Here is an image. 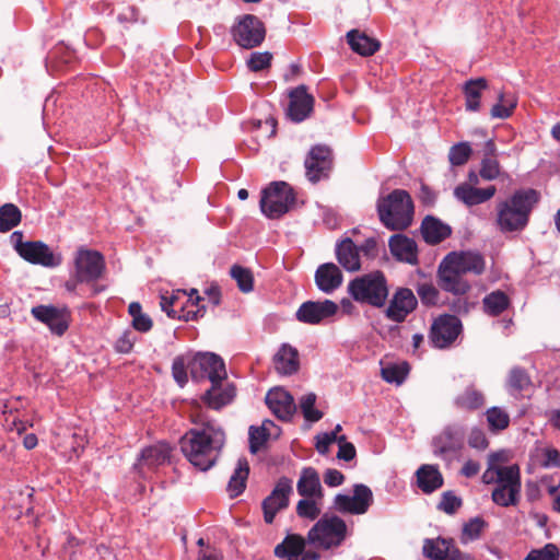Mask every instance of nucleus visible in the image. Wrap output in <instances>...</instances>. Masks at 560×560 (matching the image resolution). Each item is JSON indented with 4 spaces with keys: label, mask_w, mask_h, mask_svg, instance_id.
Instances as JSON below:
<instances>
[{
    "label": "nucleus",
    "mask_w": 560,
    "mask_h": 560,
    "mask_svg": "<svg viewBox=\"0 0 560 560\" xmlns=\"http://www.w3.org/2000/svg\"><path fill=\"white\" fill-rule=\"evenodd\" d=\"M488 86V80L482 77L469 79L463 84V94L465 96V107L467 112H478L480 109V98L482 92L486 91Z\"/></svg>",
    "instance_id": "37"
},
{
    "label": "nucleus",
    "mask_w": 560,
    "mask_h": 560,
    "mask_svg": "<svg viewBox=\"0 0 560 560\" xmlns=\"http://www.w3.org/2000/svg\"><path fill=\"white\" fill-rule=\"evenodd\" d=\"M530 385V378L525 369L513 368L509 374L508 386L511 393H521Z\"/></svg>",
    "instance_id": "50"
},
{
    "label": "nucleus",
    "mask_w": 560,
    "mask_h": 560,
    "mask_svg": "<svg viewBox=\"0 0 560 560\" xmlns=\"http://www.w3.org/2000/svg\"><path fill=\"white\" fill-rule=\"evenodd\" d=\"M380 222L389 231L407 230L413 221L415 205L410 194L405 189H394L376 201Z\"/></svg>",
    "instance_id": "3"
},
{
    "label": "nucleus",
    "mask_w": 560,
    "mask_h": 560,
    "mask_svg": "<svg viewBox=\"0 0 560 560\" xmlns=\"http://www.w3.org/2000/svg\"><path fill=\"white\" fill-rule=\"evenodd\" d=\"M72 271L78 281H84V284L91 287L90 296H96L107 289L106 285L98 283L106 271L105 257L101 252L79 247L73 257Z\"/></svg>",
    "instance_id": "4"
},
{
    "label": "nucleus",
    "mask_w": 560,
    "mask_h": 560,
    "mask_svg": "<svg viewBox=\"0 0 560 560\" xmlns=\"http://www.w3.org/2000/svg\"><path fill=\"white\" fill-rule=\"evenodd\" d=\"M307 537L289 533L275 547L273 555L279 560H320V552L312 547L307 548Z\"/></svg>",
    "instance_id": "13"
},
{
    "label": "nucleus",
    "mask_w": 560,
    "mask_h": 560,
    "mask_svg": "<svg viewBox=\"0 0 560 560\" xmlns=\"http://www.w3.org/2000/svg\"><path fill=\"white\" fill-rule=\"evenodd\" d=\"M179 444L185 458L205 472L215 466L225 445V432L218 423L208 421L186 432Z\"/></svg>",
    "instance_id": "1"
},
{
    "label": "nucleus",
    "mask_w": 560,
    "mask_h": 560,
    "mask_svg": "<svg viewBox=\"0 0 560 560\" xmlns=\"http://www.w3.org/2000/svg\"><path fill=\"white\" fill-rule=\"evenodd\" d=\"M539 198L536 189L521 188L505 199L499 200L495 205L498 230L504 234L524 231Z\"/></svg>",
    "instance_id": "2"
},
{
    "label": "nucleus",
    "mask_w": 560,
    "mask_h": 560,
    "mask_svg": "<svg viewBox=\"0 0 560 560\" xmlns=\"http://www.w3.org/2000/svg\"><path fill=\"white\" fill-rule=\"evenodd\" d=\"M521 469L518 465L513 464L499 468L497 471V481L492 490V501L500 506H516L521 499Z\"/></svg>",
    "instance_id": "8"
},
{
    "label": "nucleus",
    "mask_w": 560,
    "mask_h": 560,
    "mask_svg": "<svg viewBox=\"0 0 560 560\" xmlns=\"http://www.w3.org/2000/svg\"><path fill=\"white\" fill-rule=\"evenodd\" d=\"M347 43L351 50L360 56H373L381 48V42L365 32L353 28L347 35Z\"/></svg>",
    "instance_id": "32"
},
{
    "label": "nucleus",
    "mask_w": 560,
    "mask_h": 560,
    "mask_svg": "<svg viewBox=\"0 0 560 560\" xmlns=\"http://www.w3.org/2000/svg\"><path fill=\"white\" fill-rule=\"evenodd\" d=\"M388 284L383 271L376 270L352 279L348 293L358 303L383 307L388 298Z\"/></svg>",
    "instance_id": "5"
},
{
    "label": "nucleus",
    "mask_w": 560,
    "mask_h": 560,
    "mask_svg": "<svg viewBox=\"0 0 560 560\" xmlns=\"http://www.w3.org/2000/svg\"><path fill=\"white\" fill-rule=\"evenodd\" d=\"M408 372V364L404 362L402 364H389L387 366H384L382 368L381 373L385 382L389 384L400 385L405 382Z\"/></svg>",
    "instance_id": "47"
},
{
    "label": "nucleus",
    "mask_w": 560,
    "mask_h": 560,
    "mask_svg": "<svg viewBox=\"0 0 560 560\" xmlns=\"http://www.w3.org/2000/svg\"><path fill=\"white\" fill-rule=\"evenodd\" d=\"M466 438L467 427L464 423H447L440 433L432 438V453L446 466H451L455 460L460 459Z\"/></svg>",
    "instance_id": "6"
},
{
    "label": "nucleus",
    "mask_w": 560,
    "mask_h": 560,
    "mask_svg": "<svg viewBox=\"0 0 560 560\" xmlns=\"http://www.w3.org/2000/svg\"><path fill=\"white\" fill-rule=\"evenodd\" d=\"M171 458V447L165 443H159L144 447L133 464V469L145 477L148 471L165 465Z\"/></svg>",
    "instance_id": "18"
},
{
    "label": "nucleus",
    "mask_w": 560,
    "mask_h": 560,
    "mask_svg": "<svg viewBox=\"0 0 560 560\" xmlns=\"http://www.w3.org/2000/svg\"><path fill=\"white\" fill-rule=\"evenodd\" d=\"M266 423H272L270 420H267L260 427L250 425L248 430V440H249V452L252 454H256L262 445L267 442L270 433L266 429Z\"/></svg>",
    "instance_id": "49"
},
{
    "label": "nucleus",
    "mask_w": 560,
    "mask_h": 560,
    "mask_svg": "<svg viewBox=\"0 0 560 560\" xmlns=\"http://www.w3.org/2000/svg\"><path fill=\"white\" fill-rule=\"evenodd\" d=\"M517 106V98L514 94L499 93L498 103H495L490 112L492 118L506 119L512 116Z\"/></svg>",
    "instance_id": "43"
},
{
    "label": "nucleus",
    "mask_w": 560,
    "mask_h": 560,
    "mask_svg": "<svg viewBox=\"0 0 560 560\" xmlns=\"http://www.w3.org/2000/svg\"><path fill=\"white\" fill-rule=\"evenodd\" d=\"M287 115L293 122L304 121L313 112L314 98L302 84L293 89L290 94Z\"/></svg>",
    "instance_id": "24"
},
{
    "label": "nucleus",
    "mask_w": 560,
    "mask_h": 560,
    "mask_svg": "<svg viewBox=\"0 0 560 560\" xmlns=\"http://www.w3.org/2000/svg\"><path fill=\"white\" fill-rule=\"evenodd\" d=\"M231 34L240 47L252 49L265 40L266 27L256 15L245 14L232 26Z\"/></svg>",
    "instance_id": "10"
},
{
    "label": "nucleus",
    "mask_w": 560,
    "mask_h": 560,
    "mask_svg": "<svg viewBox=\"0 0 560 560\" xmlns=\"http://www.w3.org/2000/svg\"><path fill=\"white\" fill-rule=\"evenodd\" d=\"M462 499L453 491H445L441 495L438 509L446 514H454L462 506Z\"/></svg>",
    "instance_id": "57"
},
{
    "label": "nucleus",
    "mask_w": 560,
    "mask_h": 560,
    "mask_svg": "<svg viewBox=\"0 0 560 560\" xmlns=\"http://www.w3.org/2000/svg\"><path fill=\"white\" fill-rule=\"evenodd\" d=\"M338 305L331 300L306 301L295 312V318L303 324L318 325L335 316Z\"/></svg>",
    "instance_id": "17"
},
{
    "label": "nucleus",
    "mask_w": 560,
    "mask_h": 560,
    "mask_svg": "<svg viewBox=\"0 0 560 560\" xmlns=\"http://www.w3.org/2000/svg\"><path fill=\"white\" fill-rule=\"evenodd\" d=\"M471 147L468 142H459L451 147L448 159L452 165H464L471 155Z\"/></svg>",
    "instance_id": "52"
},
{
    "label": "nucleus",
    "mask_w": 560,
    "mask_h": 560,
    "mask_svg": "<svg viewBox=\"0 0 560 560\" xmlns=\"http://www.w3.org/2000/svg\"><path fill=\"white\" fill-rule=\"evenodd\" d=\"M206 314V305L198 304L197 306H191L190 304H180L178 318L184 322H194L203 317Z\"/></svg>",
    "instance_id": "59"
},
{
    "label": "nucleus",
    "mask_w": 560,
    "mask_h": 560,
    "mask_svg": "<svg viewBox=\"0 0 560 560\" xmlns=\"http://www.w3.org/2000/svg\"><path fill=\"white\" fill-rule=\"evenodd\" d=\"M468 293L464 294H454L452 298H447L443 300L442 305L447 306L448 310L455 316H466L468 315L478 304L477 301L470 299Z\"/></svg>",
    "instance_id": "42"
},
{
    "label": "nucleus",
    "mask_w": 560,
    "mask_h": 560,
    "mask_svg": "<svg viewBox=\"0 0 560 560\" xmlns=\"http://www.w3.org/2000/svg\"><path fill=\"white\" fill-rule=\"evenodd\" d=\"M191 378L196 382L209 380L218 384L226 378L223 359L213 352H199L188 361Z\"/></svg>",
    "instance_id": "9"
},
{
    "label": "nucleus",
    "mask_w": 560,
    "mask_h": 560,
    "mask_svg": "<svg viewBox=\"0 0 560 560\" xmlns=\"http://www.w3.org/2000/svg\"><path fill=\"white\" fill-rule=\"evenodd\" d=\"M316 395L308 393L300 398V409L308 422H317L323 418V412L315 408Z\"/></svg>",
    "instance_id": "48"
},
{
    "label": "nucleus",
    "mask_w": 560,
    "mask_h": 560,
    "mask_svg": "<svg viewBox=\"0 0 560 560\" xmlns=\"http://www.w3.org/2000/svg\"><path fill=\"white\" fill-rule=\"evenodd\" d=\"M416 477L417 486L425 494L436 491L444 483L443 475L436 465H421L416 471Z\"/></svg>",
    "instance_id": "35"
},
{
    "label": "nucleus",
    "mask_w": 560,
    "mask_h": 560,
    "mask_svg": "<svg viewBox=\"0 0 560 560\" xmlns=\"http://www.w3.org/2000/svg\"><path fill=\"white\" fill-rule=\"evenodd\" d=\"M544 462L542 466L548 467H560V452L553 447H547L544 450Z\"/></svg>",
    "instance_id": "64"
},
{
    "label": "nucleus",
    "mask_w": 560,
    "mask_h": 560,
    "mask_svg": "<svg viewBox=\"0 0 560 560\" xmlns=\"http://www.w3.org/2000/svg\"><path fill=\"white\" fill-rule=\"evenodd\" d=\"M388 247L396 260L412 266L419 262L418 245L413 238L400 233L394 234L388 240Z\"/></svg>",
    "instance_id": "25"
},
{
    "label": "nucleus",
    "mask_w": 560,
    "mask_h": 560,
    "mask_svg": "<svg viewBox=\"0 0 560 560\" xmlns=\"http://www.w3.org/2000/svg\"><path fill=\"white\" fill-rule=\"evenodd\" d=\"M336 257L338 262L348 271H357L361 267L358 247L350 237L336 245Z\"/></svg>",
    "instance_id": "38"
},
{
    "label": "nucleus",
    "mask_w": 560,
    "mask_h": 560,
    "mask_svg": "<svg viewBox=\"0 0 560 560\" xmlns=\"http://www.w3.org/2000/svg\"><path fill=\"white\" fill-rule=\"evenodd\" d=\"M22 212L14 203H4L0 207V232L5 233L21 223Z\"/></svg>",
    "instance_id": "44"
},
{
    "label": "nucleus",
    "mask_w": 560,
    "mask_h": 560,
    "mask_svg": "<svg viewBox=\"0 0 560 560\" xmlns=\"http://www.w3.org/2000/svg\"><path fill=\"white\" fill-rule=\"evenodd\" d=\"M482 304L486 314L499 316L509 308L511 301L505 292L495 290L483 298Z\"/></svg>",
    "instance_id": "40"
},
{
    "label": "nucleus",
    "mask_w": 560,
    "mask_h": 560,
    "mask_svg": "<svg viewBox=\"0 0 560 560\" xmlns=\"http://www.w3.org/2000/svg\"><path fill=\"white\" fill-rule=\"evenodd\" d=\"M418 306V300L409 288H398L385 311L388 319L402 323Z\"/></svg>",
    "instance_id": "19"
},
{
    "label": "nucleus",
    "mask_w": 560,
    "mask_h": 560,
    "mask_svg": "<svg viewBox=\"0 0 560 560\" xmlns=\"http://www.w3.org/2000/svg\"><path fill=\"white\" fill-rule=\"evenodd\" d=\"M265 401L270 411L281 421H291L296 411L293 396L280 387L270 389Z\"/></svg>",
    "instance_id": "23"
},
{
    "label": "nucleus",
    "mask_w": 560,
    "mask_h": 560,
    "mask_svg": "<svg viewBox=\"0 0 560 560\" xmlns=\"http://www.w3.org/2000/svg\"><path fill=\"white\" fill-rule=\"evenodd\" d=\"M560 552L556 545L547 544L540 549L532 550L524 560H559Z\"/></svg>",
    "instance_id": "56"
},
{
    "label": "nucleus",
    "mask_w": 560,
    "mask_h": 560,
    "mask_svg": "<svg viewBox=\"0 0 560 560\" xmlns=\"http://www.w3.org/2000/svg\"><path fill=\"white\" fill-rule=\"evenodd\" d=\"M31 313L38 322L47 325L54 335L62 336L69 328V315L66 308L37 305L32 308Z\"/></svg>",
    "instance_id": "21"
},
{
    "label": "nucleus",
    "mask_w": 560,
    "mask_h": 560,
    "mask_svg": "<svg viewBox=\"0 0 560 560\" xmlns=\"http://www.w3.org/2000/svg\"><path fill=\"white\" fill-rule=\"evenodd\" d=\"M236 388L233 384L226 383L224 386L222 382L211 384V387L206 390L201 396L202 401L209 408L219 410L229 405L235 397Z\"/></svg>",
    "instance_id": "31"
},
{
    "label": "nucleus",
    "mask_w": 560,
    "mask_h": 560,
    "mask_svg": "<svg viewBox=\"0 0 560 560\" xmlns=\"http://www.w3.org/2000/svg\"><path fill=\"white\" fill-rule=\"evenodd\" d=\"M185 294H186L185 290H177V291H173L171 295H165V294L161 295L160 306H161L162 311L165 312L170 318H173V319L178 318V313H179V307H180V304H179L180 295H185Z\"/></svg>",
    "instance_id": "51"
},
{
    "label": "nucleus",
    "mask_w": 560,
    "mask_h": 560,
    "mask_svg": "<svg viewBox=\"0 0 560 560\" xmlns=\"http://www.w3.org/2000/svg\"><path fill=\"white\" fill-rule=\"evenodd\" d=\"M486 404L483 393L476 387L475 384H469L465 389L456 395L453 399L455 409L465 412H474L481 409Z\"/></svg>",
    "instance_id": "33"
},
{
    "label": "nucleus",
    "mask_w": 560,
    "mask_h": 560,
    "mask_svg": "<svg viewBox=\"0 0 560 560\" xmlns=\"http://www.w3.org/2000/svg\"><path fill=\"white\" fill-rule=\"evenodd\" d=\"M488 428L492 433H499L510 424L509 413L501 407L493 406L486 411Z\"/></svg>",
    "instance_id": "45"
},
{
    "label": "nucleus",
    "mask_w": 560,
    "mask_h": 560,
    "mask_svg": "<svg viewBox=\"0 0 560 560\" xmlns=\"http://www.w3.org/2000/svg\"><path fill=\"white\" fill-rule=\"evenodd\" d=\"M372 503L373 492L363 483H355L351 495L339 493L334 500V506L338 512L353 515L366 513Z\"/></svg>",
    "instance_id": "14"
},
{
    "label": "nucleus",
    "mask_w": 560,
    "mask_h": 560,
    "mask_svg": "<svg viewBox=\"0 0 560 560\" xmlns=\"http://www.w3.org/2000/svg\"><path fill=\"white\" fill-rule=\"evenodd\" d=\"M298 493L303 498H323V488L319 475L313 467H305L301 471L300 479L296 485Z\"/></svg>",
    "instance_id": "36"
},
{
    "label": "nucleus",
    "mask_w": 560,
    "mask_h": 560,
    "mask_svg": "<svg viewBox=\"0 0 560 560\" xmlns=\"http://www.w3.org/2000/svg\"><path fill=\"white\" fill-rule=\"evenodd\" d=\"M249 476V464L246 457H240L234 472L230 477L226 491L231 498L241 495L246 489V482Z\"/></svg>",
    "instance_id": "39"
},
{
    "label": "nucleus",
    "mask_w": 560,
    "mask_h": 560,
    "mask_svg": "<svg viewBox=\"0 0 560 560\" xmlns=\"http://www.w3.org/2000/svg\"><path fill=\"white\" fill-rule=\"evenodd\" d=\"M436 284L442 291L452 295L468 293L471 290V283L463 275L454 272L441 262L436 271Z\"/></svg>",
    "instance_id": "26"
},
{
    "label": "nucleus",
    "mask_w": 560,
    "mask_h": 560,
    "mask_svg": "<svg viewBox=\"0 0 560 560\" xmlns=\"http://www.w3.org/2000/svg\"><path fill=\"white\" fill-rule=\"evenodd\" d=\"M332 165L331 149L325 144L313 145L304 161L305 176L312 184H317L329 178Z\"/></svg>",
    "instance_id": "11"
},
{
    "label": "nucleus",
    "mask_w": 560,
    "mask_h": 560,
    "mask_svg": "<svg viewBox=\"0 0 560 560\" xmlns=\"http://www.w3.org/2000/svg\"><path fill=\"white\" fill-rule=\"evenodd\" d=\"M292 492V480L288 477L279 478L271 493L261 503L264 520L267 524L273 522L279 511L288 508Z\"/></svg>",
    "instance_id": "16"
},
{
    "label": "nucleus",
    "mask_w": 560,
    "mask_h": 560,
    "mask_svg": "<svg viewBox=\"0 0 560 560\" xmlns=\"http://www.w3.org/2000/svg\"><path fill=\"white\" fill-rule=\"evenodd\" d=\"M187 370H189L188 362H186L184 357L178 355L173 360L172 375L180 387H184L188 382Z\"/></svg>",
    "instance_id": "55"
},
{
    "label": "nucleus",
    "mask_w": 560,
    "mask_h": 560,
    "mask_svg": "<svg viewBox=\"0 0 560 560\" xmlns=\"http://www.w3.org/2000/svg\"><path fill=\"white\" fill-rule=\"evenodd\" d=\"M463 330L460 319L448 313L436 317L430 328L429 340L432 347L445 349L450 347Z\"/></svg>",
    "instance_id": "12"
},
{
    "label": "nucleus",
    "mask_w": 560,
    "mask_h": 560,
    "mask_svg": "<svg viewBox=\"0 0 560 560\" xmlns=\"http://www.w3.org/2000/svg\"><path fill=\"white\" fill-rule=\"evenodd\" d=\"M468 445L478 451H485L489 446V440L482 429L474 427L468 434Z\"/></svg>",
    "instance_id": "61"
},
{
    "label": "nucleus",
    "mask_w": 560,
    "mask_h": 560,
    "mask_svg": "<svg viewBox=\"0 0 560 560\" xmlns=\"http://www.w3.org/2000/svg\"><path fill=\"white\" fill-rule=\"evenodd\" d=\"M137 338L131 330H125L120 337L115 341L114 349L121 354L130 353Z\"/></svg>",
    "instance_id": "60"
},
{
    "label": "nucleus",
    "mask_w": 560,
    "mask_h": 560,
    "mask_svg": "<svg viewBox=\"0 0 560 560\" xmlns=\"http://www.w3.org/2000/svg\"><path fill=\"white\" fill-rule=\"evenodd\" d=\"M441 264L463 276L467 273L480 276L486 269L485 257L475 250L451 252L443 258Z\"/></svg>",
    "instance_id": "15"
},
{
    "label": "nucleus",
    "mask_w": 560,
    "mask_h": 560,
    "mask_svg": "<svg viewBox=\"0 0 560 560\" xmlns=\"http://www.w3.org/2000/svg\"><path fill=\"white\" fill-rule=\"evenodd\" d=\"M423 555L431 560H458L460 551L452 538L425 539Z\"/></svg>",
    "instance_id": "27"
},
{
    "label": "nucleus",
    "mask_w": 560,
    "mask_h": 560,
    "mask_svg": "<svg viewBox=\"0 0 560 560\" xmlns=\"http://www.w3.org/2000/svg\"><path fill=\"white\" fill-rule=\"evenodd\" d=\"M357 455L355 447L352 443L346 441V436L341 435L339 436V450L337 453V458L350 462Z\"/></svg>",
    "instance_id": "62"
},
{
    "label": "nucleus",
    "mask_w": 560,
    "mask_h": 560,
    "mask_svg": "<svg viewBox=\"0 0 560 560\" xmlns=\"http://www.w3.org/2000/svg\"><path fill=\"white\" fill-rule=\"evenodd\" d=\"M230 275L236 281L240 291L249 293L254 290V276L249 268L233 265L230 269Z\"/></svg>",
    "instance_id": "46"
},
{
    "label": "nucleus",
    "mask_w": 560,
    "mask_h": 560,
    "mask_svg": "<svg viewBox=\"0 0 560 560\" xmlns=\"http://www.w3.org/2000/svg\"><path fill=\"white\" fill-rule=\"evenodd\" d=\"M415 290L420 299L422 305L427 307L442 306L441 293L439 285H435L432 281L417 282Z\"/></svg>",
    "instance_id": "41"
},
{
    "label": "nucleus",
    "mask_w": 560,
    "mask_h": 560,
    "mask_svg": "<svg viewBox=\"0 0 560 560\" xmlns=\"http://www.w3.org/2000/svg\"><path fill=\"white\" fill-rule=\"evenodd\" d=\"M497 192L495 186L477 188L467 183L455 187L454 196L468 207L477 206L490 200Z\"/></svg>",
    "instance_id": "30"
},
{
    "label": "nucleus",
    "mask_w": 560,
    "mask_h": 560,
    "mask_svg": "<svg viewBox=\"0 0 560 560\" xmlns=\"http://www.w3.org/2000/svg\"><path fill=\"white\" fill-rule=\"evenodd\" d=\"M271 59L272 55L269 51H255L247 59V67L253 72H259L270 66Z\"/></svg>",
    "instance_id": "53"
},
{
    "label": "nucleus",
    "mask_w": 560,
    "mask_h": 560,
    "mask_svg": "<svg viewBox=\"0 0 560 560\" xmlns=\"http://www.w3.org/2000/svg\"><path fill=\"white\" fill-rule=\"evenodd\" d=\"M296 197L291 185L287 182H272L262 189L259 207L269 219H279L295 203Z\"/></svg>",
    "instance_id": "7"
},
{
    "label": "nucleus",
    "mask_w": 560,
    "mask_h": 560,
    "mask_svg": "<svg viewBox=\"0 0 560 560\" xmlns=\"http://www.w3.org/2000/svg\"><path fill=\"white\" fill-rule=\"evenodd\" d=\"M420 232L423 241L429 245H436L452 234V228L434 215H425L421 222Z\"/></svg>",
    "instance_id": "29"
},
{
    "label": "nucleus",
    "mask_w": 560,
    "mask_h": 560,
    "mask_svg": "<svg viewBox=\"0 0 560 560\" xmlns=\"http://www.w3.org/2000/svg\"><path fill=\"white\" fill-rule=\"evenodd\" d=\"M314 279L319 291L330 294L342 284L343 276L337 265L325 262L317 267Z\"/></svg>",
    "instance_id": "28"
},
{
    "label": "nucleus",
    "mask_w": 560,
    "mask_h": 560,
    "mask_svg": "<svg viewBox=\"0 0 560 560\" xmlns=\"http://www.w3.org/2000/svg\"><path fill=\"white\" fill-rule=\"evenodd\" d=\"M223 558L222 550L213 545H207L197 552V560H223Z\"/></svg>",
    "instance_id": "63"
},
{
    "label": "nucleus",
    "mask_w": 560,
    "mask_h": 560,
    "mask_svg": "<svg viewBox=\"0 0 560 560\" xmlns=\"http://www.w3.org/2000/svg\"><path fill=\"white\" fill-rule=\"evenodd\" d=\"M275 370L281 375H292L299 371L300 360L296 348L282 343L273 357Z\"/></svg>",
    "instance_id": "34"
},
{
    "label": "nucleus",
    "mask_w": 560,
    "mask_h": 560,
    "mask_svg": "<svg viewBox=\"0 0 560 560\" xmlns=\"http://www.w3.org/2000/svg\"><path fill=\"white\" fill-rule=\"evenodd\" d=\"M296 513L300 517H303L305 520L313 522L320 514V510L318 509V506L314 500H310V499L305 498L298 502Z\"/></svg>",
    "instance_id": "58"
},
{
    "label": "nucleus",
    "mask_w": 560,
    "mask_h": 560,
    "mask_svg": "<svg viewBox=\"0 0 560 560\" xmlns=\"http://www.w3.org/2000/svg\"><path fill=\"white\" fill-rule=\"evenodd\" d=\"M348 535V527H311L307 541L315 550H328L340 546Z\"/></svg>",
    "instance_id": "22"
},
{
    "label": "nucleus",
    "mask_w": 560,
    "mask_h": 560,
    "mask_svg": "<svg viewBox=\"0 0 560 560\" xmlns=\"http://www.w3.org/2000/svg\"><path fill=\"white\" fill-rule=\"evenodd\" d=\"M479 175L485 180H494L500 175V163L498 159L482 158Z\"/></svg>",
    "instance_id": "54"
},
{
    "label": "nucleus",
    "mask_w": 560,
    "mask_h": 560,
    "mask_svg": "<svg viewBox=\"0 0 560 560\" xmlns=\"http://www.w3.org/2000/svg\"><path fill=\"white\" fill-rule=\"evenodd\" d=\"M19 256L32 265H39L47 268H56L62 262L61 255L54 253L50 247L42 241H26V246Z\"/></svg>",
    "instance_id": "20"
}]
</instances>
